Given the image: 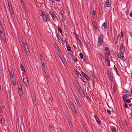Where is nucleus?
Listing matches in <instances>:
<instances>
[{"label":"nucleus","mask_w":132,"mask_h":132,"mask_svg":"<svg viewBox=\"0 0 132 132\" xmlns=\"http://www.w3.org/2000/svg\"><path fill=\"white\" fill-rule=\"evenodd\" d=\"M75 98L76 99V101L77 102H79V101L78 100V99L77 98V96H75Z\"/></svg>","instance_id":"obj_37"},{"label":"nucleus","mask_w":132,"mask_h":132,"mask_svg":"<svg viewBox=\"0 0 132 132\" xmlns=\"http://www.w3.org/2000/svg\"><path fill=\"white\" fill-rule=\"evenodd\" d=\"M100 58L102 60L104 59V58L103 55L101 54H100Z\"/></svg>","instance_id":"obj_28"},{"label":"nucleus","mask_w":132,"mask_h":132,"mask_svg":"<svg viewBox=\"0 0 132 132\" xmlns=\"http://www.w3.org/2000/svg\"><path fill=\"white\" fill-rule=\"evenodd\" d=\"M22 6V7L24 9L26 10V7L25 3H23V4H21Z\"/></svg>","instance_id":"obj_20"},{"label":"nucleus","mask_w":132,"mask_h":132,"mask_svg":"<svg viewBox=\"0 0 132 132\" xmlns=\"http://www.w3.org/2000/svg\"><path fill=\"white\" fill-rule=\"evenodd\" d=\"M49 13L50 14L51 16L54 14L52 11L50 10L49 11Z\"/></svg>","instance_id":"obj_18"},{"label":"nucleus","mask_w":132,"mask_h":132,"mask_svg":"<svg viewBox=\"0 0 132 132\" xmlns=\"http://www.w3.org/2000/svg\"><path fill=\"white\" fill-rule=\"evenodd\" d=\"M103 13V11L100 8L99 10V13L100 14H102Z\"/></svg>","instance_id":"obj_26"},{"label":"nucleus","mask_w":132,"mask_h":132,"mask_svg":"<svg viewBox=\"0 0 132 132\" xmlns=\"http://www.w3.org/2000/svg\"><path fill=\"white\" fill-rule=\"evenodd\" d=\"M103 38L104 37L102 34H101L99 37L98 42L97 45L98 46H100L103 42Z\"/></svg>","instance_id":"obj_2"},{"label":"nucleus","mask_w":132,"mask_h":132,"mask_svg":"<svg viewBox=\"0 0 132 132\" xmlns=\"http://www.w3.org/2000/svg\"><path fill=\"white\" fill-rule=\"evenodd\" d=\"M20 67L21 68V70L22 71H25V70L24 69V68L23 66L21 64L20 65Z\"/></svg>","instance_id":"obj_19"},{"label":"nucleus","mask_w":132,"mask_h":132,"mask_svg":"<svg viewBox=\"0 0 132 132\" xmlns=\"http://www.w3.org/2000/svg\"><path fill=\"white\" fill-rule=\"evenodd\" d=\"M114 70L117 71V68L115 67V65H114Z\"/></svg>","instance_id":"obj_56"},{"label":"nucleus","mask_w":132,"mask_h":132,"mask_svg":"<svg viewBox=\"0 0 132 132\" xmlns=\"http://www.w3.org/2000/svg\"><path fill=\"white\" fill-rule=\"evenodd\" d=\"M10 10V11L11 13L12 14H13V13H14V12H13V9H12V10Z\"/></svg>","instance_id":"obj_47"},{"label":"nucleus","mask_w":132,"mask_h":132,"mask_svg":"<svg viewBox=\"0 0 132 132\" xmlns=\"http://www.w3.org/2000/svg\"><path fill=\"white\" fill-rule=\"evenodd\" d=\"M105 60H106V61H107V62H109V61H110L109 60V59H106Z\"/></svg>","instance_id":"obj_62"},{"label":"nucleus","mask_w":132,"mask_h":132,"mask_svg":"<svg viewBox=\"0 0 132 132\" xmlns=\"http://www.w3.org/2000/svg\"><path fill=\"white\" fill-rule=\"evenodd\" d=\"M40 59H41V61H42V60L43 59V57L42 56V55H40Z\"/></svg>","instance_id":"obj_55"},{"label":"nucleus","mask_w":132,"mask_h":132,"mask_svg":"<svg viewBox=\"0 0 132 132\" xmlns=\"http://www.w3.org/2000/svg\"><path fill=\"white\" fill-rule=\"evenodd\" d=\"M129 106L130 107L131 106H132V103L130 104H129Z\"/></svg>","instance_id":"obj_64"},{"label":"nucleus","mask_w":132,"mask_h":132,"mask_svg":"<svg viewBox=\"0 0 132 132\" xmlns=\"http://www.w3.org/2000/svg\"><path fill=\"white\" fill-rule=\"evenodd\" d=\"M115 42L116 43H117V39L116 40V38H115Z\"/></svg>","instance_id":"obj_57"},{"label":"nucleus","mask_w":132,"mask_h":132,"mask_svg":"<svg viewBox=\"0 0 132 132\" xmlns=\"http://www.w3.org/2000/svg\"><path fill=\"white\" fill-rule=\"evenodd\" d=\"M12 82H13V84L14 85V86H15V85L16 84V83L15 82V81L13 79V80L12 81Z\"/></svg>","instance_id":"obj_40"},{"label":"nucleus","mask_w":132,"mask_h":132,"mask_svg":"<svg viewBox=\"0 0 132 132\" xmlns=\"http://www.w3.org/2000/svg\"><path fill=\"white\" fill-rule=\"evenodd\" d=\"M107 112L109 114H111V112L109 110H107Z\"/></svg>","instance_id":"obj_35"},{"label":"nucleus","mask_w":132,"mask_h":132,"mask_svg":"<svg viewBox=\"0 0 132 132\" xmlns=\"http://www.w3.org/2000/svg\"><path fill=\"white\" fill-rule=\"evenodd\" d=\"M95 24L96 25V24L94 21H93V26H94V25Z\"/></svg>","instance_id":"obj_53"},{"label":"nucleus","mask_w":132,"mask_h":132,"mask_svg":"<svg viewBox=\"0 0 132 132\" xmlns=\"http://www.w3.org/2000/svg\"><path fill=\"white\" fill-rule=\"evenodd\" d=\"M23 80L24 83L26 86L27 87H28V83L27 78L25 77L24 78H23Z\"/></svg>","instance_id":"obj_8"},{"label":"nucleus","mask_w":132,"mask_h":132,"mask_svg":"<svg viewBox=\"0 0 132 132\" xmlns=\"http://www.w3.org/2000/svg\"><path fill=\"white\" fill-rule=\"evenodd\" d=\"M72 60L74 61V62H76L77 61V59L76 58H73V59H72Z\"/></svg>","instance_id":"obj_33"},{"label":"nucleus","mask_w":132,"mask_h":132,"mask_svg":"<svg viewBox=\"0 0 132 132\" xmlns=\"http://www.w3.org/2000/svg\"><path fill=\"white\" fill-rule=\"evenodd\" d=\"M77 85L79 86V88L78 89L80 95L82 97H85V95L84 94L83 90H82L81 87L79 86L78 84H77Z\"/></svg>","instance_id":"obj_4"},{"label":"nucleus","mask_w":132,"mask_h":132,"mask_svg":"<svg viewBox=\"0 0 132 132\" xmlns=\"http://www.w3.org/2000/svg\"><path fill=\"white\" fill-rule=\"evenodd\" d=\"M19 84H18V91H22L21 90V88L22 87L20 85V83H19Z\"/></svg>","instance_id":"obj_17"},{"label":"nucleus","mask_w":132,"mask_h":132,"mask_svg":"<svg viewBox=\"0 0 132 132\" xmlns=\"http://www.w3.org/2000/svg\"><path fill=\"white\" fill-rule=\"evenodd\" d=\"M123 52H122L120 51L119 53L118 54V57L119 58L121 59L122 58V59L123 60H125L123 59V58L125 59V57L123 56V55L122 54Z\"/></svg>","instance_id":"obj_7"},{"label":"nucleus","mask_w":132,"mask_h":132,"mask_svg":"<svg viewBox=\"0 0 132 132\" xmlns=\"http://www.w3.org/2000/svg\"><path fill=\"white\" fill-rule=\"evenodd\" d=\"M111 5V3L109 1H106L105 3L104 7L105 8L109 7Z\"/></svg>","instance_id":"obj_9"},{"label":"nucleus","mask_w":132,"mask_h":132,"mask_svg":"<svg viewBox=\"0 0 132 132\" xmlns=\"http://www.w3.org/2000/svg\"><path fill=\"white\" fill-rule=\"evenodd\" d=\"M1 37H2V39L4 41V42H5V36H4V34H2V36H1Z\"/></svg>","instance_id":"obj_24"},{"label":"nucleus","mask_w":132,"mask_h":132,"mask_svg":"<svg viewBox=\"0 0 132 132\" xmlns=\"http://www.w3.org/2000/svg\"><path fill=\"white\" fill-rule=\"evenodd\" d=\"M116 88L114 86L113 88V91L114 93H115L116 92Z\"/></svg>","instance_id":"obj_31"},{"label":"nucleus","mask_w":132,"mask_h":132,"mask_svg":"<svg viewBox=\"0 0 132 132\" xmlns=\"http://www.w3.org/2000/svg\"><path fill=\"white\" fill-rule=\"evenodd\" d=\"M69 103L71 110L74 113H76V110L73 104L70 101L69 102Z\"/></svg>","instance_id":"obj_3"},{"label":"nucleus","mask_w":132,"mask_h":132,"mask_svg":"<svg viewBox=\"0 0 132 132\" xmlns=\"http://www.w3.org/2000/svg\"><path fill=\"white\" fill-rule=\"evenodd\" d=\"M112 74V73L111 72H110L109 74V79L111 81L113 80Z\"/></svg>","instance_id":"obj_12"},{"label":"nucleus","mask_w":132,"mask_h":132,"mask_svg":"<svg viewBox=\"0 0 132 132\" xmlns=\"http://www.w3.org/2000/svg\"><path fill=\"white\" fill-rule=\"evenodd\" d=\"M43 61V60L42 61H41V63L42 64V65L43 67H43H45V63H43V62H42Z\"/></svg>","instance_id":"obj_38"},{"label":"nucleus","mask_w":132,"mask_h":132,"mask_svg":"<svg viewBox=\"0 0 132 132\" xmlns=\"http://www.w3.org/2000/svg\"><path fill=\"white\" fill-rule=\"evenodd\" d=\"M81 73L82 75L87 80H89V78L86 75V73L83 72L82 71H81Z\"/></svg>","instance_id":"obj_10"},{"label":"nucleus","mask_w":132,"mask_h":132,"mask_svg":"<svg viewBox=\"0 0 132 132\" xmlns=\"http://www.w3.org/2000/svg\"><path fill=\"white\" fill-rule=\"evenodd\" d=\"M65 42L66 44H67V40L66 38H65Z\"/></svg>","instance_id":"obj_58"},{"label":"nucleus","mask_w":132,"mask_h":132,"mask_svg":"<svg viewBox=\"0 0 132 132\" xmlns=\"http://www.w3.org/2000/svg\"><path fill=\"white\" fill-rule=\"evenodd\" d=\"M96 122L97 123L100 124L101 122L100 120L98 119V118H96Z\"/></svg>","instance_id":"obj_25"},{"label":"nucleus","mask_w":132,"mask_h":132,"mask_svg":"<svg viewBox=\"0 0 132 132\" xmlns=\"http://www.w3.org/2000/svg\"><path fill=\"white\" fill-rule=\"evenodd\" d=\"M24 44V47L23 46V45L22 46L21 45L22 51L24 53L25 52H26L29 56H30V54L29 48H28V45L25 42Z\"/></svg>","instance_id":"obj_1"},{"label":"nucleus","mask_w":132,"mask_h":132,"mask_svg":"<svg viewBox=\"0 0 132 132\" xmlns=\"http://www.w3.org/2000/svg\"><path fill=\"white\" fill-rule=\"evenodd\" d=\"M20 0L21 2V4H23V3H24L23 0Z\"/></svg>","instance_id":"obj_45"},{"label":"nucleus","mask_w":132,"mask_h":132,"mask_svg":"<svg viewBox=\"0 0 132 132\" xmlns=\"http://www.w3.org/2000/svg\"><path fill=\"white\" fill-rule=\"evenodd\" d=\"M52 17L54 21H56L58 20L57 18L55 16V14H54L52 16Z\"/></svg>","instance_id":"obj_14"},{"label":"nucleus","mask_w":132,"mask_h":132,"mask_svg":"<svg viewBox=\"0 0 132 132\" xmlns=\"http://www.w3.org/2000/svg\"><path fill=\"white\" fill-rule=\"evenodd\" d=\"M94 26V28L96 29V30L97 29V27L96 26V25L95 24L94 25V26Z\"/></svg>","instance_id":"obj_49"},{"label":"nucleus","mask_w":132,"mask_h":132,"mask_svg":"<svg viewBox=\"0 0 132 132\" xmlns=\"http://www.w3.org/2000/svg\"><path fill=\"white\" fill-rule=\"evenodd\" d=\"M94 117L95 118V119H96V117L98 118L97 116L96 115H95V116H94Z\"/></svg>","instance_id":"obj_63"},{"label":"nucleus","mask_w":132,"mask_h":132,"mask_svg":"<svg viewBox=\"0 0 132 132\" xmlns=\"http://www.w3.org/2000/svg\"><path fill=\"white\" fill-rule=\"evenodd\" d=\"M70 55L71 56V57H72V59H73V55L72 54H70Z\"/></svg>","instance_id":"obj_54"},{"label":"nucleus","mask_w":132,"mask_h":132,"mask_svg":"<svg viewBox=\"0 0 132 132\" xmlns=\"http://www.w3.org/2000/svg\"><path fill=\"white\" fill-rule=\"evenodd\" d=\"M9 7L10 10L12 9V7L11 5H10V6H9Z\"/></svg>","instance_id":"obj_51"},{"label":"nucleus","mask_w":132,"mask_h":132,"mask_svg":"<svg viewBox=\"0 0 132 132\" xmlns=\"http://www.w3.org/2000/svg\"><path fill=\"white\" fill-rule=\"evenodd\" d=\"M19 93L20 96H22V91H19Z\"/></svg>","instance_id":"obj_29"},{"label":"nucleus","mask_w":132,"mask_h":132,"mask_svg":"<svg viewBox=\"0 0 132 132\" xmlns=\"http://www.w3.org/2000/svg\"><path fill=\"white\" fill-rule=\"evenodd\" d=\"M120 51L124 52L125 51L124 46L123 44L121 45L120 46Z\"/></svg>","instance_id":"obj_11"},{"label":"nucleus","mask_w":132,"mask_h":132,"mask_svg":"<svg viewBox=\"0 0 132 132\" xmlns=\"http://www.w3.org/2000/svg\"><path fill=\"white\" fill-rule=\"evenodd\" d=\"M125 108H128V105H127V104L126 103H125Z\"/></svg>","instance_id":"obj_43"},{"label":"nucleus","mask_w":132,"mask_h":132,"mask_svg":"<svg viewBox=\"0 0 132 132\" xmlns=\"http://www.w3.org/2000/svg\"><path fill=\"white\" fill-rule=\"evenodd\" d=\"M78 106L79 107H80L81 106V105L80 104L79 101V102H77Z\"/></svg>","instance_id":"obj_36"},{"label":"nucleus","mask_w":132,"mask_h":132,"mask_svg":"<svg viewBox=\"0 0 132 132\" xmlns=\"http://www.w3.org/2000/svg\"><path fill=\"white\" fill-rule=\"evenodd\" d=\"M130 94L129 92L125 93L122 96L124 102L125 101L126 99L129 96Z\"/></svg>","instance_id":"obj_5"},{"label":"nucleus","mask_w":132,"mask_h":132,"mask_svg":"<svg viewBox=\"0 0 132 132\" xmlns=\"http://www.w3.org/2000/svg\"><path fill=\"white\" fill-rule=\"evenodd\" d=\"M79 56L81 59H82L83 58V55L82 53H81L79 54Z\"/></svg>","instance_id":"obj_32"},{"label":"nucleus","mask_w":132,"mask_h":132,"mask_svg":"<svg viewBox=\"0 0 132 132\" xmlns=\"http://www.w3.org/2000/svg\"><path fill=\"white\" fill-rule=\"evenodd\" d=\"M43 20V21L45 22H46L47 21V19L46 16L45 15L42 16Z\"/></svg>","instance_id":"obj_16"},{"label":"nucleus","mask_w":132,"mask_h":132,"mask_svg":"<svg viewBox=\"0 0 132 132\" xmlns=\"http://www.w3.org/2000/svg\"><path fill=\"white\" fill-rule=\"evenodd\" d=\"M129 11L128 10H127L126 11V14L127 15H128V13H129Z\"/></svg>","instance_id":"obj_48"},{"label":"nucleus","mask_w":132,"mask_h":132,"mask_svg":"<svg viewBox=\"0 0 132 132\" xmlns=\"http://www.w3.org/2000/svg\"><path fill=\"white\" fill-rule=\"evenodd\" d=\"M49 128H50V131L51 132H54V127H52V126L51 125H49Z\"/></svg>","instance_id":"obj_15"},{"label":"nucleus","mask_w":132,"mask_h":132,"mask_svg":"<svg viewBox=\"0 0 132 132\" xmlns=\"http://www.w3.org/2000/svg\"><path fill=\"white\" fill-rule=\"evenodd\" d=\"M2 122L4 125H5V120L4 119L2 118L1 119Z\"/></svg>","instance_id":"obj_30"},{"label":"nucleus","mask_w":132,"mask_h":132,"mask_svg":"<svg viewBox=\"0 0 132 132\" xmlns=\"http://www.w3.org/2000/svg\"><path fill=\"white\" fill-rule=\"evenodd\" d=\"M20 0L21 2V4H23V3H24L23 0Z\"/></svg>","instance_id":"obj_46"},{"label":"nucleus","mask_w":132,"mask_h":132,"mask_svg":"<svg viewBox=\"0 0 132 132\" xmlns=\"http://www.w3.org/2000/svg\"><path fill=\"white\" fill-rule=\"evenodd\" d=\"M105 52L104 53L105 56H106V55H110L111 54L108 47H105Z\"/></svg>","instance_id":"obj_6"},{"label":"nucleus","mask_w":132,"mask_h":132,"mask_svg":"<svg viewBox=\"0 0 132 132\" xmlns=\"http://www.w3.org/2000/svg\"><path fill=\"white\" fill-rule=\"evenodd\" d=\"M130 17H132V12H131L130 13Z\"/></svg>","instance_id":"obj_60"},{"label":"nucleus","mask_w":132,"mask_h":132,"mask_svg":"<svg viewBox=\"0 0 132 132\" xmlns=\"http://www.w3.org/2000/svg\"><path fill=\"white\" fill-rule=\"evenodd\" d=\"M58 31L60 33H62V29L59 26H58Z\"/></svg>","instance_id":"obj_21"},{"label":"nucleus","mask_w":132,"mask_h":132,"mask_svg":"<svg viewBox=\"0 0 132 132\" xmlns=\"http://www.w3.org/2000/svg\"><path fill=\"white\" fill-rule=\"evenodd\" d=\"M60 12L61 13V15L62 16V18H63L64 15L63 12V11H61Z\"/></svg>","instance_id":"obj_39"},{"label":"nucleus","mask_w":132,"mask_h":132,"mask_svg":"<svg viewBox=\"0 0 132 132\" xmlns=\"http://www.w3.org/2000/svg\"><path fill=\"white\" fill-rule=\"evenodd\" d=\"M101 28L103 30H105L106 28V25L105 22H104L102 25Z\"/></svg>","instance_id":"obj_13"},{"label":"nucleus","mask_w":132,"mask_h":132,"mask_svg":"<svg viewBox=\"0 0 132 132\" xmlns=\"http://www.w3.org/2000/svg\"><path fill=\"white\" fill-rule=\"evenodd\" d=\"M111 131L113 132H116V129L115 128H112L111 129Z\"/></svg>","instance_id":"obj_22"},{"label":"nucleus","mask_w":132,"mask_h":132,"mask_svg":"<svg viewBox=\"0 0 132 132\" xmlns=\"http://www.w3.org/2000/svg\"><path fill=\"white\" fill-rule=\"evenodd\" d=\"M2 30H0V34L1 35L2 34H3V31H2Z\"/></svg>","instance_id":"obj_52"},{"label":"nucleus","mask_w":132,"mask_h":132,"mask_svg":"<svg viewBox=\"0 0 132 132\" xmlns=\"http://www.w3.org/2000/svg\"><path fill=\"white\" fill-rule=\"evenodd\" d=\"M107 62H108L107 63V65L108 66H110V61Z\"/></svg>","instance_id":"obj_44"},{"label":"nucleus","mask_w":132,"mask_h":132,"mask_svg":"<svg viewBox=\"0 0 132 132\" xmlns=\"http://www.w3.org/2000/svg\"><path fill=\"white\" fill-rule=\"evenodd\" d=\"M8 4L9 6H10V5H11V3H9V2H8Z\"/></svg>","instance_id":"obj_61"},{"label":"nucleus","mask_w":132,"mask_h":132,"mask_svg":"<svg viewBox=\"0 0 132 132\" xmlns=\"http://www.w3.org/2000/svg\"><path fill=\"white\" fill-rule=\"evenodd\" d=\"M45 15V13H44L42 11H41L40 12V16H43V15Z\"/></svg>","instance_id":"obj_23"},{"label":"nucleus","mask_w":132,"mask_h":132,"mask_svg":"<svg viewBox=\"0 0 132 132\" xmlns=\"http://www.w3.org/2000/svg\"><path fill=\"white\" fill-rule=\"evenodd\" d=\"M109 55H106L105 56V59H108V56Z\"/></svg>","instance_id":"obj_59"},{"label":"nucleus","mask_w":132,"mask_h":132,"mask_svg":"<svg viewBox=\"0 0 132 132\" xmlns=\"http://www.w3.org/2000/svg\"><path fill=\"white\" fill-rule=\"evenodd\" d=\"M11 71H10V76H13L14 75L13 74V71L12 70V68H11Z\"/></svg>","instance_id":"obj_27"},{"label":"nucleus","mask_w":132,"mask_h":132,"mask_svg":"<svg viewBox=\"0 0 132 132\" xmlns=\"http://www.w3.org/2000/svg\"><path fill=\"white\" fill-rule=\"evenodd\" d=\"M83 60L84 61V62H87V61L85 57H84L83 58Z\"/></svg>","instance_id":"obj_50"},{"label":"nucleus","mask_w":132,"mask_h":132,"mask_svg":"<svg viewBox=\"0 0 132 132\" xmlns=\"http://www.w3.org/2000/svg\"><path fill=\"white\" fill-rule=\"evenodd\" d=\"M67 50L68 51H71V48L69 46H68L67 48Z\"/></svg>","instance_id":"obj_34"},{"label":"nucleus","mask_w":132,"mask_h":132,"mask_svg":"<svg viewBox=\"0 0 132 132\" xmlns=\"http://www.w3.org/2000/svg\"><path fill=\"white\" fill-rule=\"evenodd\" d=\"M126 102L128 103H129L131 102V101L129 99H127L126 100Z\"/></svg>","instance_id":"obj_41"},{"label":"nucleus","mask_w":132,"mask_h":132,"mask_svg":"<svg viewBox=\"0 0 132 132\" xmlns=\"http://www.w3.org/2000/svg\"><path fill=\"white\" fill-rule=\"evenodd\" d=\"M92 14L93 15H95V13L94 10H93L92 11Z\"/></svg>","instance_id":"obj_42"}]
</instances>
